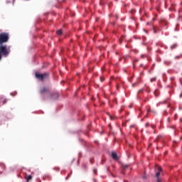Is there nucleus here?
Listing matches in <instances>:
<instances>
[{
    "label": "nucleus",
    "mask_w": 182,
    "mask_h": 182,
    "mask_svg": "<svg viewBox=\"0 0 182 182\" xmlns=\"http://www.w3.org/2000/svg\"><path fill=\"white\" fill-rule=\"evenodd\" d=\"M9 55V48H6V46L0 45V60L2 56H8Z\"/></svg>",
    "instance_id": "obj_1"
},
{
    "label": "nucleus",
    "mask_w": 182,
    "mask_h": 182,
    "mask_svg": "<svg viewBox=\"0 0 182 182\" xmlns=\"http://www.w3.org/2000/svg\"><path fill=\"white\" fill-rule=\"evenodd\" d=\"M59 99V93L57 92H49L47 90V100H56Z\"/></svg>",
    "instance_id": "obj_2"
},
{
    "label": "nucleus",
    "mask_w": 182,
    "mask_h": 182,
    "mask_svg": "<svg viewBox=\"0 0 182 182\" xmlns=\"http://www.w3.org/2000/svg\"><path fill=\"white\" fill-rule=\"evenodd\" d=\"M9 41V34L8 33H0V45L6 43Z\"/></svg>",
    "instance_id": "obj_3"
},
{
    "label": "nucleus",
    "mask_w": 182,
    "mask_h": 182,
    "mask_svg": "<svg viewBox=\"0 0 182 182\" xmlns=\"http://www.w3.org/2000/svg\"><path fill=\"white\" fill-rule=\"evenodd\" d=\"M36 79L40 80L41 82H43L45 77H46V73L42 74L41 73H35Z\"/></svg>",
    "instance_id": "obj_4"
},
{
    "label": "nucleus",
    "mask_w": 182,
    "mask_h": 182,
    "mask_svg": "<svg viewBox=\"0 0 182 182\" xmlns=\"http://www.w3.org/2000/svg\"><path fill=\"white\" fill-rule=\"evenodd\" d=\"M163 171V169L161 168V167L159 166L158 167V172L156 174V177L157 178V182H161V180H160V173H161Z\"/></svg>",
    "instance_id": "obj_5"
},
{
    "label": "nucleus",
    "mask_w": 182,
    "mask_h": 182,
    "mask_svg": "<svg viewBox=\"0 0 182 182\" xmlns=\"http://www.w3.org/2000/svg\"><path fill=\"white\" fill-rule=\"evenodd\" d=\"M39 93L41 96H43V95H45L46 93V87H42Z\"/></svg>",
    "instance_id": "obj_6"
},
{
    "label": "nucleus",
    "mask_w": 182,
    "mask_h": 182,
    "mask_svg": "<svg viewBox=\"0 0 182 182\" xmlns=\"http://www.w3.org/2000/svg\"><path fill=\"white\" fill-rule=\"evenodd\" d=\"M112 157L113 160H119V156H117V154L116 152H112Z\"/></svg>",
    "instance_id": "obj_7"
},
{
    "label": "nucleus",
    "mask_w": 182,
    "mask_h": 182,
    "mask_svg": "<svg viewBox=\"0 0 182 182\" xmlns=\"http://www.w3.org/2000/svg\"><path fill=\"white\" fill-rule=\"evenodd\" d=\"M151 127V129H153V130H154V129L156 128V126L154 125H150V123L147 122L146 124H145V127Z\"/></svg>",
    "instance_id": "obj_8"
},
{
    "label": "nucleus",
    "mask_w": 182,
    "mask_h": 182,
    "mask_svg": "<svg viewBox=\"0 0 182 182\" xmlns=\"http://www.w3.org/2000/svg\"><path fill=\"white\" fill-rule=\"evenodd\" d=\"M26 178V181L28 182L30 180H32V176L28 175Z\"/></svg>",
    "instance_id": "obj_9"
},
{
    "label": "nucleus",
    "mask_w": 182,
    "mask_h": 182,
    "mask_svg": "<svg viewBox=\"0 0 182 182\" xmlns=\"http://www.w3.org/2000/svg\"><path fill=\"white\" fill-rule=\"evenodd\" d=\"M122 167H123L124 170H126L127 168V167H129V164H122Z\"/></svg>",
    "instance_id": "obj_10"
},
{
    "label": "nucleus",
    "mask_w": 182,
    "mask_h": 182,
    "mask_svg": "<svg viewBox=\"0 0 182 182\" xmlns=\"http://www.w3.org/2000/svg\"><path fill=\"white\" fill-rule=\"evenodd\" d=\"M62 33H63L62 30L57 31V35H58L59 36H60V35H62Z\"/></svg>",
    "instance_id": "obj_11"
},
{
    "label": "nucleus",
    "mask_w": 182,
    "mask_h": 182,
    "mask_svg": "<svg viewBox=\"0 0 182 182\" xmlns=\"http://www.w3.org/2000/svg\"><path fill=\"white\" fill-rule=\"evenodd\" d=\"M177 48V44H173L171 47V49H176Z\"/></svg>",
    "instance_id": "obj_12"
},
{
    "label": "nucleus",
    "mask_w": 182,
    "mask_h": 182,
    "mask_svg": "<svg viewBox=\"0 0 182 182\" xmlns=\"http://www.w3.org/2000/svg\"><path fill=\"white\" fill-rule=\"evenodd\" d=\"M0 167L1 168H5V164H0Z\"/></svg>",
    "instance_id": "obj_13"
},
{
    "label": "nucleus",
    "mask_w": 182,
    "mask_h": 182,
    "mask_svg": "<svg viewBox=\"0 0 182 182\" xmlns=\"http://www.w3.org/2000/svg\"><path fill=\"white\" fill-rule=\"evenodd\" d=\"M123 41H124V37H122V38L119 39V43H122V42H123Z\"/></svg>",
    "instance_id": "obj_14"
},
{
    "label": "nucleus",
    "mask_w": 182,
    "mask_h": 182,
    "mask_svg": "<svg viewBox=\"0 0 182 182\" xmlns=\"http://www.w3.org/2000/svg\"><path fill=\"white\" fill-rule=\"evenodd\" d=\"M156 77H153V78H151V82H156Z\"/></svg>",
    "instance_id": "obj_15"
},
{
    "label": "nucleus",
    "mask_w": 182,
    "mask_h": 182,
    "mask_svg": "<svg viewBox=\"0 0 182 182\" xmlns=\"http://www.w3.org/2000/svg\"><path fill=\"white\" fill-rule=\"evenodd\" d=\"M113 102L115 103V105H117V99L115 98V99L113 100Z\"/></svg>",
    "instance_id": "obj_16"
},
{
    "label": "nucleus",
    "mask_w": 182,
    "mask_h": 182,
    "mask_svg": "<svg viewBox=\"0 0 182 182\" xmlns=\"http://www.w3.org/2000/svg\"><path fill=\"white\" fill-rule=\"evenodd\" d=\"M104 80H105V77H100V81H101V82H103Z\"/></svg>",
    "instance_id": "obj_17"
},
{
    "label": "nucleus",
    "mask_w": 182,
    "mask_h": 182,
    "mask_svg": "<svg viewBox=\"0 0 182 182\" xmlns=\"http://www.w3.org/2000/svg\"><path fill=\"white\" fill-rule=\"evenodd\" d=\"M141 58L142 59H144V55H141Z\"/></svg>",
    "instance_id": "obj_18"
},
{
    "label": "nucleus",
    "mask_w": 182,
    "mask_h": 182,
    "mask_svg": "<svg viewBox=\"0 0 182 182\" xmlns=\"http://www.w3.org/2000/svg\"><path fill=\"white\" fill-rule=\"evenodd\" d=\"M97 170L94 169V173H97Z\"/></svg>",
    "instance_id": "obj_19"
},
{
    "label": "nucleus",
    "mask_w": 182,
    "mask_h": 182,
    "mask_svg": "<svg viewBox=\"0 0 182 182\" xmlns=\"http://www.w3.org/2000/svg\"><path fill=\"white\" fill-rule=\"evenodd\" d=\"M140 66H141V68H143V64H141Z\"/></svg>",
    "instance_id": "obj_20"
},
{
    "label": "nucleus",
    "mask_w": 182,
    "mask_h": 182,
    "mask_svg": "<svg viewBox=\"0 0 182 182\" xmlns=\"http://www.w3.org/2000/svg\"><path fill=\"white\" fill-rule=\"evenodd\" d=\"M174 79V77H171V80H173Z\"/></svg>",
    "instance_id": "obj_21"
},
{
    "label": "nucleus",
    "mask_w": 182,
    "mask_h": 182,
    "mask_svg": "<svg viewBox=\"0 0 182 182\" xmlns=\"http://www.w3.org/2000/svg\"><path fill=\"white\" fill-rule=\"evenodd\" d=\"M143 178H146V176H144Z\"/></svg>",
    "instance_id": "obj_22"
},
{
    "label": "nucleus",
    "mask_w": 182,
    "mask_h": 182,
    "mask_svg": "<svg viewBox=\"0 0 182 182\" xmlns=\"http://www.w3.org/2000/svg\"><path fill=\"white\" fill-rule=\"evenodd\" d=\"M176 59H178V57H176Z\"/></svg>",
    "instance_id": "obj_23"
},
{
    "label": "nucleus",
    "mask_w": 182,
    "mask_h": 182,
    "mask_svg": "<svg viewBox=\"0 0 182 182\" xmlns=\"http://www.w3.org/2000/svg\"><path fill=\"white\" fill-rule=\"evenodd\" d=\"M164 113L166 114V113H167V112H166V111H165V112H164Z\"/></svg>",
    "instance_id": "obj_24"
},
{
    "label": "nucleus",
    "mask_w": 182,
    "mask_h": 182,
    "mask_svg": "<svg viewBox=\"0 0 182 182\" xmlns=\"http://www.w3.org/2000/svg\"><path fill=\"white\" fill-rule=\"evenodd\" d=\"M90 163H91V164H92V160H90Z\"/></svg>",
    "instance_id": "obj_25"
},
{
    "label": "nucleus",
    "mask_w": 182,
    "mask_h": 182,
    "mask_svg": "<svg viewBox=\"0 0 182 182\" xmlns=\"http://www.w3.org/2000/svg\"><path fill=\"white\" fill-rule=\"evenodd\" d=\"M168 120H170V118H168Z\"/></svg>",
    "instance_id": "obj_26"
}]
</instances>
